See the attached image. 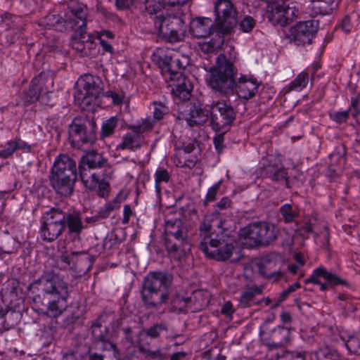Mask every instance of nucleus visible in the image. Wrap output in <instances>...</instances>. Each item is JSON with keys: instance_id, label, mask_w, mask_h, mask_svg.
Wrapping results in <instances>:
<instances>
[{"instance_id": "nucleus-10", "label": "nucleus", "mask_w": 360, "mask_h": 360, "mask_svg": "<svg viewBox=\"0 0 360 360\" xmlns=\"http://www.w3.org/2000/svg\"><path fill=\"white\" fill-rule=\"evenodd\" d=\"M234 108L224 101H213L210 105V123L214 131L226 129L236 119Z\"/></svg>"}, {"instance_id": "nucleus-24", "label": "nucleus", "mask_w": 360, "mask_h": 360, "mask_svg": "<svg viewBox=\"0 0 360 360\" xmlns=\"http://www.w3.org/2000/svg\"><path fill=\"white\" fill-rule=\"evenodd\" d=\"M165 248L173 257H180L190 250L191 242L188 237L165 239Z\"/></svg>"}, {"instance_id": "nucleus-11", "label": "nucleus", "mask_w": 360, "mask_h": 360, "mask_svg": "<svg viewBox=\"0 0 360 360\" xmlns=\"http://www.w3.org/2000/svg\"><path fill=\"white\" fill-rule=\"evenodd\" d=\"M216 24L219 32L223 34L230 33L237 25V11L230 0H217L214 6Z\"/></svg>"}, {"instance_id": "nucleus-48", "label": "nucleus", "mask_w": 360, "mask_h": 360, "mask_svg": "<svg viewBox=\"0 0 360 360\" xmlns=\"http://www.w3.org/2000/svg\"><path fill=\"white\" fill-rule=\"evenodd\" d=\"M17 143L15 140L8 141L5 148L0 150V158H8L16 151Z\"/></svg>"}, {"instance_id": "nucleus-55", "label": "nucleus", "mask_w": 360, "mask_h": 360, "mask_svg": "<svg viewBox=\"0 0 360 360\" xmlns=\"http://www.w3.org/2000/svg\"><path fill=\"white\" fill-rule=\"evenodd\" d=\"M85 29L86 28H84L82 36H81L79 29L77 30L76 34L79 37V39L78 41L74 43V48L78 51H80L82 53L84 52L85 53H86L85 51V46L83 44V42L84 41L85 39Z\"/></svg>"}, {"instance_id": "nucleus-28", "label": "nucleus", "mask_w": 360, "mask_h": 360, "mask_svg": "<svg viewBox=\"0 0 360 360\" xmlns=\"http://www.w3.org/2000/svg\"><path fill=\"white\" fill-rule=\"evenodd\" d=\"M165 238L188 237V229L179 219L165 221Z\"/></svg>"}, {"instance_id": "nucleus-9", "label": "nucleus", "mask_w": 360, "mask_h": 360, "mask_svg": "<svg viewBox=\"0 0 360 360\" xmlns=\"http://www.w3.org/2000/svg\"><path fill=\"white\" fill-rule=\"evenodd\" d=\"M97 82L98 79L91 75H85L77 81L74 97L82 108L91 105L99 96L101 87Z\"/></svg>"}, {"instance_id": "nucleus-3", "label": "nucleus", "mask_w": 360, "mask_h": 360, "mask_svg": "<svg viewBox=\"0 0 360 360\" xmlns=\"http://www.w3.org/2000/svg\"><path fill=\"white\" fill-rule=\"evenodd\" d=\"M217 228L218 231H212L210 220L203 219L199 226L200 249L210 259L225 261L233 254L235 239L224 222L220 221Z\"/></svg>"}, {"instance_id": "nucleus-45", "label": "nucleus", "mask_w": 360, "mask_h": 360, "mask_svg": "<svg viewBox=\"0 0 360 360\" xmlns=\"http://www.w3.org/2000/svg\"><path fill=\"white\" fill-rule=\"evenodd\" d=\"M280 213L285 223H290L295 221L297 217V212L293 210L290 204H284L280 207Z\"/></svg>"}, {"instance_id": "nucleus-23", "label": "nucleus", "mask_w": 360, "mask_h": 360, "mask_svg": "<svg viewBox=\"0 0 360 360\" xmlns=\"http://www.w3.org/2000/svg\"><path fill=\"white\" fill-rule=\"evenodd\" d=\"M338 0H309L307 9L311 16L331 14L338 8Z\"/></svg>"}, {"instance_id": "nucleus-51", "label": "nucleus", "mask_w": 360, "mask_h": 360, "mask_svg": "<svg viewBox=\"0 0 360 360\" xmlns=\"http://www.w3.org/2000/svg\"><path fill=\"white\" fill-rule=\"evenodd\" d=\"M349 110L334 112L330 114V117L338 124L345 123L349 117Z\"/></svg>"}, {"instance_id": "nucleus-33", "label": "nucleus", "mask_w": 360, "mask_h": 360, "mask_svg": "<svg viewBox=\"0 0 360 360\" xmlns=\"http://www.w3.org/2000/svg\"><path fill=\"white\" fill-rule=\"evenodd\" d=\"M210 110L202 108L200 106L194 105L190 110L186 122L190 127L202 125L205 124L209 117Z\"/></svg>"}, {"instance_id": "nucleus-25", "label": "nucleus", "mask_w": 360, "mask_h": 360, "mask_svg": "<svg viewBox=\"0 0 360 360\" xmlns=\"http://www.w3.org/2000/svg\"><path fill=\"white\" fill-rule=\"evenodd\" d=\"M262 176L269 178L273 181H284L287 188H289V176L286 169L282 165L269 163L264 165L262 169Z\"/></svg>"}, {"instance_id": "nucleus-38", "label": "nucleus", "mask_w": 360, "mask_h": 360, "mask_svg": "<svg viewBox=\"0 0 360 360\" xmlns=\"http://www.w3.org/2000/svg\"><path fill=\"white\" fill-rule=\"evenodd\" d=\"M224 43V38L220 34H217L210 41L200 44V50L205 53H214L218 51Z\"/></svg>"}, {"instance_id": "nucleus-29", "label": "nucleus", "mask_w": 360, "mask_h": 360, "mask_svg": "<svg viewBox=\"0 0 360 360\" xmlns=\"http://www.w3.org/2000/svg\"><path fill=\"white\" fill-rule=\"evenodd\" d=\"M240 239H243V243L255 247L261 245L259 223L250 224L240 230Z\"/></svg>"}, {"instance_id": "nucleus-21", "label": "nucleus", "mask_w": 360, "mask_h": 360, "mask_svg": "<svg viewBox=\"0 0 360 360\" xmlns=\"http://www.w3.org/2000/svg\"><path fill=\"white\" fill-rule=\"evenodd\" d=\"M295 13L296 11L293 7L276 6L271 13L268 14V18L273 24L286 26L295 18Z\"/></svg>"}, {"instance_id": "nucleus-56", "label": "nucleus", "mask_w": 360, "mask_h": 360, "mask_svg": "<svg viewBox=\"0 0 360 360\" xmlns=\"http://www.w3.org/2000/svg\"><path fill=\"white\" fill-rule=\"evenodd\" d=\"M306 352L298 351H290L284 355L285 360H306Z\"/></svg>"}, {"instance_id": "nucleus-40", "label": "nucleus", "mask_w": 360, "mask_h": 360, "mask_svg": "<svg viewBox=\"0 0 360 360\" xmlns=\"http://www.w3.org/2000/svg\"><path fill=\"white\" fill-rule=\"evenodd\" d=\"M349 352L360 354V334L349 335L347 339L342 338Z\"/></svg>"}, {"instance_id": "nucleus-50", "label": "nucleus", "mask_w": 360, "mask_h": 360, "mask_svg": "<svg viewBox=\"0 0 360 360\" xmlns=\"http://www.w3.org/2000/svg\"><path fill=\"white\" fill-rule=\"evenodd\" d=\"M136 136L131 133H127L124 137L122 143L119 146L121 149H132L134 147V143Z\"/></svg>"}, {"instance_id": "nucleus-14", "label": "nucleus", "mask_w": 360, "mask_h": 360, "mask_svg": "<svg viewBox=\"0 0 360 360\" xmlns=\"http://www.w3.org/2000/svg\"><path fill=\"white\" fill-rule=\"evenodd\" d=\"M172 302L174 307L178 308L180 311L190 310L192 312H195L208 305L210 295L207 291L198 290L193 291L189 297H177Z\"/></svg>"}, {"instance_id": "nucleus-27", "label": "nucleus", "mask_w": 360, "mask_h": 360, "mask_svg": "<svg viewBox=\"0 0 360 360\" xmlns=\"http://www.w3.org/2000/svg\"><path fill=\"white\" fill-rule=\"evenodd\" d=\"M271 342L266 343L269 349L281 348L290 342V331L283 326L275 328L271 334Z\"/></svg>"}, {"instance_id": "nucleus-60", "label": "nucleus", "mask_w": 360, "mask_h": 360, "mask_svg": "<svg viewBox=\"0 0 360 360\" xmlns=\"http://www.w3.org/2000/svg\"><path fill=\"white\" fill-rule=\"evenodd\" d=\"M121 202L120 198L117 195L113 200L106 202L105 205L111 213L114 210H118L120 207Z\"/></svg>"}, {"instance_id": "nucleus-26", "label": "nucleus", "mask_w": 360, "mask_h": 360, "mask_svg": "<svg viewBox=\"0 0 360 360\" xmlns=\"http://www.w3.org/2000/svg\"><path fill=\"white\" fill-rule=\"evenodd\" d=\"M213 27L210 18L198 17L190 23L191 33L196 38H205L210 35Z\"/></svg>"}, {"instance_id": "nucleus-8", "label": "nucleus", "mask_w": 360, "mask_h": 360, "mask_svg": "<svg viewBox=\"0 0 360 360\" xmlns=\"http://www.w3.org/2000/svg\"><path fill=\"white\" fill-rule=\"evenodd\" d=\"M96 123L89 119L75 118L69 127V139L75 148L96 141Z\"/></svg>"}, {"instance_id": "nucleus-7", "label": "nucleus", "mask_w": 360, "mask_h": 360, "mask_svg": "<svg viewBox=\"0 0 360 360\" xmlns=\"http://www.w3.org/2000/svg\"><path fill=\"white\" fill-rule=\"evenodd\" d=\"M154 25L160 36L170 43H176L184 40L186 27L184 20L179 16L160 14L156 16Z\"/></svg>"}, {"instance_id": "nucleus-35", "label": "nucleus", "mask_w": 360, "mask_h": 360, "mask_svg": "<svg viewBox=\"0 0 360 360\" xmlns=\"http://www.w3.org/2000/svg\"><path fill=\"white\" fill-rule=\"evenodd\" d=\"M17 308H10L7 314L4 316V321L2 323L0 332L3 333L8 331L15 328V326L20 322L21 314L19 311L16 310Z\"/></svg>"}, {"instance_id": "nucleus-42", "label": "nucleus", "mask_w": 360, "mask_h": 360, "mask_svg": "<svg viewBox=\"0 0 360 360\" xmlns=\"http://www.w3.org/2000/svg\"><path fill=\"white\" fill-rule=\"evenodd\" d=\"M317 360H340L338 352L328 347L320 348L316 353Z\"/></svg>"}, {"instance_id": "nucleus-18", "label": "nucleus", "mask_w": 360, "mask_h": 360, "mask_svg": "<svg viewBox=\"0 0 360 360\" xmlns=\"http://www.w3.org/2000/svg\"><path fill=\"white\" fill-rule=\"evenodd\" d=\"M281 262L278 256L274 255L264 256L257 263L259 272L266 278L274 281H278L284 276V272L277 268Z\"/></svg>"}, {"instance_id": "nucleus-44", "label": "nucleus", "mask_w": 360, "mask_h": 360, "mask_svg": "<svg viewBox=\"0 0 360 360\" xmlns=\"http://www.w3.org/2000/svg\"><path fill=\"white\" fill-rule=\"evenodd\" d=\"M153 118L154 121H160L169 112V108L161 102H153Z\"/></svg>"}, {"instance_id": "nucleus-31", "label": "nucleus", "mask_w": 360, "mask_h": 360, "mask_svg": "<svg viewBox=\"0 0 360 360\" xmlns=\"http://www.w3.org/2000/svg\"><path fill=\"white\" fill-rule=\"evenodd\" d=\"M68 8L71 14L82 22V24L78 26V29L82 36L84 28H86V19L88 15L86 6L77 0H70Z\"/></svg>"}, {"instance_id": "nucleus-34", "label": "nucleus", "mask_w": 360, "mask_h": 360, "mask_svg": "<svg viewBox=\"0 0 360 360\" xmlns=\"http://www.w3.org/2000/svg\"><path fill=\"white\" fill-rule=\"evenodd\" d=\"M22 290L17 282H13L8 291L6 292L5 298L8 302L9 308H19L22 304Z\"/></svg>"}, {"instance_id": "nucleus-62", "label": "nucleus", "mask_w": 360, "mask_h": 360, "mask_svg": "<svg viewBox=\"0 0 360 360\" xmlns=\"http://www.w3.org/2000/svg\"><path fill=\"white\" fill-rule=\"evenodd\" d=\"M147 354L152 359L158 360H164L167 357V354L162 349H158L155 351L148 350Z\"/></svg>"}, {"instance_id": "nucleus-64", "label": "nucleus", "mask_w": 360, "mask_h": 360, "mask_svg": "<svg viewBox=\"0 0 360 360\" xmlns=\"http://www.w3.org/2000/svg\"><path fill=\"white\" fill-rule=\"evenodd\" d=\"M133 4V0H115V6L118 10H127Z\"/></svg>"}, {"instance_id": "nucleus-12", "label": "nucleus", "mask_w": 360, "mask_h": 360, "mask_svg": "<svg viewBox=\"0 0 360 360\" xmlns=\"http://www.w3.org/2000/svg\"><path fill=\"white\" fill-rule=\"evenodd\" d=\"M319 23L315 20L300 21L292 26L286 38L296 46H304L312 41L314 34L318 31Z\"/></svg>"}, {"instance_id": "nucleus-16", "label": "nucleus", "mask_w": 360, "mask_h": 360, "mask_svg": "<svg viewBox=\"0 0 360 360\" xmlns=\"http://www.w3.org/2000/svg\"><path fill=\"white\" fill-rule=\"evenodd\" d=\"M80 179L84 186L89 189L96 191L97 194L105 198L109 192V184L105 181H101L100 176L96 172L90 169L78 168Z\"/></svg>"}, {"instance_id": "nucleus-49", "label": "nucleus", "mask_w": 360, "mask_h": 360, "mask_svg": "<svg viewBox=\"0 0 360 360\" xmlns=\"http://www.w3.org/2000/svg\"><path fill=\"white\" fill-rule=\"evenodd\" d=\"M240 30L244 32H250L255 26V20L250 15H246L239 23Z\"/></svg>"}, {"instance_id": "nucleus-43", "label": "nucleus", "mask_w": 360, "mask_h": 360, "mask_svg": "<svg viewBox=\"0 0 360 360\" xmlns=\"http://www.w3.org/2000/svg\"><path fill=\"white\" fill-rule=\"evenodd\" d=\"M117 124L118 118L115 116L110 117L104 122L101 127V139H105V137L111 136L114 133Z\"/></svg>"}, {"instance_id": "nucleus-46", "label": "nucleus", "mask_w": 360, "mask_h": 360, "mask_svg": "<svg viewBox=\"0 0 360 360\" xmlns=\"http://www.w3.org/2000/svg\"><path fill=\"white\" fill-rule=\"evenodd\" d=\"M155 123V122L153 118L147 117L142 120L138 124L132 126L131 129L135 133H143L151 130L153 128Z\"/></svg>"}, {"instance_id": "nucleus-15", "label": "nucleus", "mask_w": 360, "mask_h": 360, "mask_svg": "<svg viewBox=\"0 0 360 360\" xmlns=\"http://www.w3.org/2000/svg\"><path fill=\"white\" fill-rule=\"evenodd\" d=\"M304 283L318 285L321 291H326L329 288L338 285H347L346 280L341 278L333 273L328 271L323 266L314 269L312 274L304 280Z\"/></svg>"}, {"instance_id": "nucleus-30", "label": "nucleus", "mask_w": 360, "mask_h": 360, "mask_svg": "<svg viewBox=\"0 0 360 360\" xmlns=\"http://www.w3.org/2000/svg\"><path fill=\"white\" fill-rule=\"evenodd\" d=\"M176 84L174 85L172 93L181 101H187L191 96L193 85L191 82L185 76L176 79Z\"/></svg>"}, {"instance_id": "nucleus-1", "label": "nucleus", "mask_w": 360, "mask_h": 360, "mask_svg": "<svg viewBox=\"0 0 360 360\" xmlns=\"http://www.w3.org/2000/svg\"><path fill=\"white\" fill-rule=\"evenodd\" d=\"M28 289L34 307L47 316L56 318L65 310L68 285L54 270L44 271Z\"/></svg>"}, {"instance_id": "nucleus-5", "label": "nucleus", "mask_w": 360, "mask_h": 360, "mask_svg": "<svg viewBox=\"0 0 360 360\" xmlns=\"http://www.w3.org/2000/svg\"><path fill=\"white\" fill-rule=\"evenodd\" d=\"M173 277L161 271L150 272L144 278L142 289V301L147 308H158L167 302Z\"/></svg>"}, {"instance_id": "nucleus-20", "label": "nucleus", "mask_w": 360, "mask_h": 360, "mask_svg": "<svg viewBox=\"0 0 360 360\" xmlns=\"http://www.w3.org/2000/svg\"><path fill=\"white\" fill-rule=\"evenodd\" d=\"M260 83L255 78H248L241 76L235 84V93L240 98L249 100L258 92Z\"/></svg>"}, {"instance_id": "nucleus-39", "label": "nucleus", "mask_w": 360, "mask_h": 360, "mask_svg": "<svg viewBox=\"0 0 360 360\" xmlns=\"http://www.w3.org/2000/svg\"><path fill=\"white\" fill-rule=\"evenodd\" d=\"M170 179V174L166 169L158 168L155 173V187L158 195L162 191V184H167Z\"/></svg>"}, {"instance_id": "nucleus-61", "label": "nucleus", "mask_w": 360, "mask_h": 360, "mask_svg": "<svg viewBox=\"0 0 360 360\" xmlns=\"http://www.w3.org/2000/svg\"><path fill=\"white\" fill-rule=\"evenodd\" d=\"M121 202L120 198L117 195L113 200L106 202L105 205L111 213L114 210H118L120 207Z\"/></svg>"}, {"instance_id": "nucleus-41", "label": "nucleus", "mask_w": 360, "mask_h": 360, "mask_svg": "<svg viewBox=\"0 0 360 360\" xmlns=\"http://www.w3.org/2000/svg\"><path fill=\"white\" fill-rule=\"evenodd\" d=\"M309 82V75L307 72H300L289 85V91H300L307 86Z\"/></svg>"}, {"instance_id": "nucleus-2", "label": "nucleus", "mask_w": 360, "mask_h": 360, "mask_svg": "<svg viewBox=\"0 0 360 360\" xmlns=\"http://www.w3.org/2000/svg\"><path fill=\"white\" fill-rule=\"evenodd\" d=\"M40 222L41 238L49 243L61 236L66 229L73 241H79L82 231L86 229L81 211L72 208L65 210L53 207L43 213Z\"/></svg>"}, {"instance_id": "nucleus-32", "label": "nucleus", "mask_w": 360, "mask_h": 360, "mask_svg": "<svg viewBox=\"0 0 360 360\" xmlns=\"http://www.w3.org/2000/svg\"><path fill=\"white\" fill-rule=\"evenodd\" d=\"M261 245H268L273 243L279 233V229L274 224L259 222Z\"/></svg>"}, {"instance_id": "nucleus-57", "label": "nucleus", "mask_w": 360, "mask_h": 360, "mask_svg": "<svg viewBox=\"0 0 360 360\" xmlns=\"http://www.w3.org/2000/svg\"><path fill=\"white\" fill-rule=\"evenodd\" d=\"M287 353H290V351L281 350L276 352L274 349H269L268 356H269V360H285L284 355Z\"/></svg>"}, {"instance_id": "nucleus-13", "label": "nucleus", "mask_w": 360, "mask_h": 360, "mask_svg": "<svg viewBox=\"0 0 360 360\" xmlns=\"http://www.w3.org/2000/svg\"><path fill=\"white\" fill-rule=\"evenodd\" d=\"M158 57V65L166 79L174 81L184 76L182 73L183 64L176 56L171 55L169 51L159 50Z\"/></svg>"}, {"instance_id": "nucleus-19", "label": "nucleus", "mask_w": 360, "mask_h": 360, "mask_svg": "<svg viewBox=\"0 0 360 360\" xmlns=\"http://www.w3.org/2000/svg\"><path fill=\"white\" fill-rule=\"evenodd\" d=\"M108 329L105 325H103L101 318L97 319L91 325V333L94 340L97 343H101V348L108 350L109 355L112 354L117 360V352L116 346L108 340Z\"/></svg>"}, {"instance_id": "nucleus-54", "label": "nucleus", "mask_w": 360, "mask_h": 360, "mask_svg": "<svg viewBox=\"0 0 360 360\" xmlns=\"http://www.w3.org/2000/svg\"><path fill=\"white\" fill-rule=\"evenodd\" d=\"M220 186L221 181H219L209 188L205 200V205L207 202H212L216 199V196L219 190Z\"/></svg>"}, {"instance_id": "nucleus-6", "label": "nucleus", "mask_w": 360, "mask_h": 360, "mask_svg": "<svg viewBox=\"0 0 360 360\" xmlns=\"http://www.w3.org/2000/svg\"><path fill=\"white\" fill-rule=\"evenodd\" d=\"M234 75L233 62L228 60L224 54H219L207 81L213 90L226 96L233 95L236 84Z\"/></svg>"}, {"instance_id": "nucleus-63", "label": "nucleus", "mask_w": 360, "mask_h": 360, "mask_svg": "<svg viewBox=\"0 0 360 360\" xmlns=\"http://www.w3.org/2000/svg\"><path fill=\"white\" fill-rule=\"evenodd\" d=\"M341 30L346 34H348L351 32L352 28V25L351 22V18L349 15H346L340 24Z\"/></svg>"}, {"instance_id": "nucleus-53", "label": "nucleus", "mask_w": 360, "mask_h": 360, "mask_svg": "<svg viewBox=\"0 0 360 360\" xmlns=\"http://www.w3.org/2000/svg\"><path fill=\"white\" fill-rule=\"evenodd\" d=\"M107 98H112L114 105H120L123 102L124 94L122 91L115 92L113 91H108L105 94Z\"/></svg>"}, {"instance_id": "nucleus-58", "label": "nucleus", "mask_w": 360, "mask_h": 360, "mask_svg": "<svg viewBox=\"0 0 360 360\" xmlns=\"http://www.w3.org/2000/svg\"><path fill=\"white\" fill-rule=\"evenodd\" d=\"M231 200L228 197H224L214 205V211L217 212L226 210L231 206Z\"/></svg>"}, {"instance_id": "nucleus-4", "label": "nucleus", "mask_w": 360, "mask_h": 360, "mask_svg": "<svg viewBox=\"0 0 360 360\" xmlns=\"http://www.w3.org/2000/svg\"><path fill=\"white\" fill-rule=\"evenodd\" d=\"M75 160L67 155H60L55 160L49 175V181L55 192L61 197H70L77 179Z\"/></svg>"}, {"instance_id": "nucleus-47", "label": "nucleus", "mask_w": 360, "mask_h": 360, "mask_svg": "<svg viewBox=\"0 0 360 360\" xmlns=\"http://www.w3.org/2000/svg\"><path fill=\"white\" fill-rule=\"evenodd\" d=\"M167 326L165 323H156L148 329L145 330V333L152 338H158L163 332L167 331Z\"/></svg>"}, {"instance_id": "nucleus-52", "label": "nucleus", "mask_w": 360, "mask_h": 360, "mask_svg": "<svg viewBox=\"0 0 360 360\" xmlns=\"http://www.w3.org/2000/svg\"><path fill=\"white\" fill-rule=\"evenodd\" d=\"M351 105L354 109L353 117L360 124V93L355 98H352Z\"/></svg>"}, {"instance_id": "nucleus-36", "label": "nucleus", "mask_w": 360, "mask_h": 360, "mask_svg": "<svg viewBox=\"0 0 360 360\" xmlns=\"http://www.w3.org/2000/svg\"><path fill=\"white\" fill-rule=\"evenodd\" d=\"M44 84L41 76L34 77L32 82L28 91L26 93L25 100L27 103H32L39 99L41 92V86Z\"/></svg>"}, {"instance_id": "nucleus-59", "label": "nucleus", "mask_w": 360, "mask_h": 360, "mask_svg": "<svg viewBox=\"0 0 360 360\" xmlns=\"http://www.w3.org/2000/svg\"><path fill=\"white\" fill-rule=\"evenodd\" d=\"M235 312V309L230 301L226 302L221 309V313L227 317H231Z\"/></svg>"}, {"instance_id": "nucleus-17", "label": "nucleus", "mask_w": 360, "mask_h": 360, "mask_svg": "<svg viewBox=\"0 0 360 360\" xmlns=\"http://www.w3.org/2000/svg\"><path fill=\"white\" fill-rule=\"evenodd\" d=\"M83 167L91 170L103 168L105 171L103 175L105 178H110L113 173L108 160L96 150H91L81 158L78 168Z\"/></svg>"}, {"instance_id": "nucleus-22", "label": "nucleus", "mask_w": 360, "mask_h": 360, "mask_svg": "<svg viewBox=\"0 0 360 360\" xmlns=\"http://www.w3.org/2000/svg\"><path fill=\"white\" fill-rule=\"evenodd\" d=\"M188 0H146L144 3V8L142 12L145 15H150L151 18L154 16L153 20L156 16H159L162 10L166 6H174L184 4Z\"/></svg>"}, {"instance_id": "nucleus-37", "label": "nucleus", "mask_w": 360, "mask_h": 360, "mask_svg": "<svg viewBox=\"0 0 360 360\" xmlns=\"http://www.w3.org/2000/svg\"><path fill=\"white\" fill-rule=\"evenodd\" d=\"M262 290L259 288H251L242 292L239 299V306L242 308H247L251 307L252 304H256L255 296L260 295Z\"/></svg>"}]
</instances>
